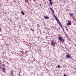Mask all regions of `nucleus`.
<instances>
[{
  "instance_id": "17",
  "label": "nucleus",
  "mask_w": 76,
  "mask_h": 76,
  "mask_svg": "<svg viewBox=\"0 0 76 76\" xmlns=\"http://www.w3.org/2000/svg\"><path fill=\"white\" fill-rule=\"evenodd\" d=\"M2 69L3 70H4V69H5V67H4V68H2Z\"/></svg>"
},
{
  "instance_id": "5",
  "label": "nucleus",
  "mask_w": 76,
  "mask_h": 76,
  "mask_svg": "<svg viewBox=\"0 0 76 76\" xmlns=\"http://www.w3.org/2000/svg\"><path fill=\"white\" fill-rule=\"evenodd\" d=\"M58 40L61 41V42H64V39H62V38H59Z\"/></svg>"
},
{
  "instance_id": "1",
  "label": "nucleus",
  "mask_w": 76,
  "mask_h": 76,
  "mask_svg": "<svg viewBox=\"0 0 76 76\" xmlns=\"http://www.w3.org/2000/svg\"><path fill=\"white\" fill-rule=\"evenodd\" d=\"M53 15H54V17L55 18V19L56 20L57 22L58 23V24L60 23V21H59V20H58V18H57V17H56V16L55 15V14H54H54H53Z\"/></svg>"
},
{
  "instance_id": "15",
  "label": "nucleus",
  "mask_w": 76,
  "mask_h": 76,
  "mask_svg": "<svg viewBox=\"0 0 76 76\" xmlns=\"http://www.w3.org/2000/svg\"><path fill=\"white\" fill-rule=\"evenodd\" d=\"M25 2H26V3H28V0H25Z\"/></svg>"
},
{
  "instance_id": "8",
  "label": "nucleus",
  "mask_w": 76,
  "mask_h": 76,
  "mask_svg": "<svg viewBox=\"0 0 76 76\" xmlns=\"http://www.w3.org/2000/svg\"><path fill=\"white\" fill-rule=\"evenodd\" d=\"M66 57H67V58H70V56L69 55H66Z\"/></svg>"
},
{
  "instance_id": "27",
  "label": "nucleus",
  "mask_w": 76,
  "mask_h": 76,
  "mask_svg": "<svg viewBox=\"0 0 76 76\" xmlns=\"http://www.w3.org/2000/svg\"><path fill=\"white\" fill-rule=\"evenodd\" d=\"M68 42H69V41L70 42V40H68Z\"/></svg>"
},
{
  "instance_id": "19",
  "label": "nucleus",
  "mask_w": 76,
  "mask_h": 76,
  "mask_svg": "<svg viewBox=\"0 0 76 76\" xmlns=\"http://www.w3.org/2000/svg\"><path fill=\"white\" fill-rule=\"evenodd\" d=\"M6 44V45H9V44Z\"/></svg>"
},
{
  "instance_id": "24",
  "label": "nucleus",
  "mask_w": 76,
  "mask_h": 76,
  "mask_svg": "<svg viewBox=\"0 0 76 76\" xmlns=\"http://www.w3.org/2000/svg\"><path fill=\"white\" fill-rule=\"evenodd\" d=\"M31 30L32 31H33V29H31Z\"/></svg>"
},
{
  "instance_id": "34",
  "label": "nucleus",
  "mask_w": 76,
  "mask_h": 76,
  "mask_svg": "<svg viewBox=\"0 0 76 76\" xmlns=\"http://www.w3.org/2000/svg\"><path fill=\"white\" fill-rule=\"evenodd\" d=\"M66 48L67 49V48Z\"/></svg>"
},
{
  "instance_id": "32",
  "label": "nucleus",
  "mask_w": 76,
  "mask_h": 76,
  "mask_svg": "<svg viewBox=\"0 0 76 76\" xmlns=\"http://www.w3.org/2000/svg\"><path fill=\"white\" fill-rule=\"evenodd\" d=\"M14 76L13 75H12V76Z\"/></svg>"
},
{
  "instance_id": "25",
  "label": "nucleus",
  "mask_w": 76,
  "mask_h": 76,
  "mask_svg": "<svg viewBox=\"0 0 76 76\" xmlns=\"http://www.w3.org/2000/svg\"><path fill=\"white\" fill-rule=\"evenodd\" d=\"M2 71L3 72H4V71H3V70H2Z\"/></svg>"
},
{
  "instance_id": "10",
  "label": "nucleus",
  "mask_w": 76,
  "mask_h": 76,
  "mask_svg": "<svg viewBox=\"0 0 76 76\" xmlns=\"http://www.w3.org/2000/svg\"><path fill=\"white\" fill-rule=\"evenodd\" d=\"M69 14L71 16H73V13H69Z\"/></svg>"
},
{
  "instance_id": "14",
  "label": "nucleus",
  "mask_w": 76,
  "mask_h": 76,
  "mask_svg": "<svg viewBox=\"0 0 76 76\" xmlns=\"http://www.w3.org/2000/svg\"><path fill=\"white\" fill-rule=\"evenodd\" d=\"M67 40H69L70 42H72V40H71V39H70V38L68 39Z\"/></svg>"
},
{
  "instance_id": "31",
  "label": "nucleus",
  "mask_w": 76,
  "mask_h": 76,
  "mask_svg": "<svg viewBox=\"0 0 76 76\" xmlns=\"http://www.w3.org/2000/svg\"><path fill=\"white\" fill-rule=\"evenodd\" d=\"M40 6H41V5H40Z\"/></svg>"
},
{
  "instance_id": "3",
  "label": "nucleus",
  "mask_w": 76,
  "mask_h": 76,
  "mask_svg": "<svg viewBox=\"0 0 76 76\" xmlns=\"http://www.w3.org/2000/svg\"><path fill=\"white\" fill-rule=\"evenodd\" d=\"M68 23L66 24L67 26H69V25H72V23H71V22L69 20H68Z\"/></svg>"
},
{
  "instance_id": "21",
  "label": "nucleus",
  "mask_w": 76,
  "mask_h": 76,
  "mask_svg": "<svg viewBox=\"0 0 76 76\" xmlns=\"http://www.w3.org/2000/svg\"><path fill=\"white\" fill-rule=\"evenodd\" d=\"M66 75H65V74H64V76H66Z\"/></svg>"
},
{
  "instance_id": "28",
  "label": "nucleus",
  "mask_w": 76,
  "mask_h": 76,
  "mask_svg": "<svg viewBox=\"0 0 76 76\" xmlns=\"http://www.w3.org/2000/svg\"><path fill=\"white\" fill-rule=\"evenodd\" d=\"M37 25L38 26H39V24H37Z\"/></svg>"
},
{
  "instance_id": "16",
  "label": "nucleus",
  "mask_w": 76,
  "mask_h": 76,
  "mask_svg": "<svg viewBox=\"0 0 76 76\" xmlns=\"http://www.w3.org/2000/svg\"><path fill=\"white\" fill-rule=\"evenodd\" d=\"M58 68H60V65H58Z\"/></svg>"
},
{
  "instance_id": "20",
  "label": "nucleus",
  "mask_w": 76,
  "mask_h": 76,
  "mask_svg": "<svg viewBox=\"0 0 76 76\" xmlns=\"http://www.w3.org/2000/svg\"><path fill=\"white\" fill-rule=\"evenodd\" d=\"M3 66H6V65H5L4 64H3Z\"/></svg>"
},
{
  "instance_id": "18",
  "label": "nucleus",
  "mask_w": 76,
  "mask_h": 76,
  "mask_svg": "<svg viewBox=\"0 0 76 76\" xmlns=\"http://www.w3.org/2000/svg\"><path fill=\"white\" fill-rule=\"evenodd\" d=\"M0 32H1V28H0Z\"/></svg>"
},
{
  "instance_id": "7",
  "label": "nucleus",
  "mask_w": 76,
  "mask_h": 76,
  "mask_svg": "<svg viewBox=\"0 0 76 76\" xmlns=\"http://www.w3.org/2000/svg\"><path fill=\"white\" fill-rule=\"evenodd\" d=\"M44 18H45V19H49V17H48V16L45 17V16L44 15Z\"/></svg>"
},
{
  "instance_id": "4",
  "label": "nucleus",
  "mask_w": 76,
  "mask_h": 76,
  "mask_svg": "<svg viewBox=\"0 0 76 76\" xmlns=\"http://www.w3.org/2000/svg\"><path fill=\"white\" fill-rule=\"evenodd\" d=\"M58 24L60 26V27H61V28H62L63 31H64V29H63V26H62V24H61V23H59Z\"/></svg>"
},
{
  "instance_id": "9",
  "label": "nucleus",
  "mask_w": 76,
  "mask_h": 76,
  "mask_svg": "<svg viewBox=\"0 0 76 76\" xmlns=\"http://www.w3.org/2000/svg\"><path fill=\"white\" fill-rule=\"evenodd\" d=\"M52 1H51V0H49V2L51 5H52L53 4V3H52Z\"/></svg>"
},
{
  "instance_id": "11",
  "label": "nucleus",
  "mask_w": 76,
  "mask_h": 76,
  "mask_svg": "<svg viewBox=\"0 0 76 76\" xmlns=\"http://www.w3.org/2000/svg\"><path fill=\"white\" fill-rule=\"evenodd\" d=\"M11 74L12 75H13V70H12L11 71Z\"/></svg>"
},
{
  "instance_id": "29",
  "label": "nucleus",
  "mask_w": 76,
  "mask_h": 76,
  "mask_svg": "<svg viewBox=\"0 0 76 76\" xmlns=\"http://www.w3.org/2000/svg\"><path fill=\"white\" fill-rule=\"evenodd\" d=\"M7 63L8 64H9V63L8 62H7Z\"/></svg>"
},
{
  "instance_id": "22",
  "label": "nucleus",
  "mask_w": 76,
  "mask_h": 76,
  "mask_svg": "<svg viewBox=\"0 0 76 76\" xmlns=\"http://www.w3.org/2000/svg\"><path fill=\"white\" fill-rule=\"evenodd\" d=\"M58 38H61V37H59Z\"/></svg>"
},
{
  "instance_id": "26",
  "label": "nucleus",
  "mask_w": 76,
  "mask_h": 76,
  "mask_svg": "<svg viewBox=\"0 0 76 76\" xmlns=\"http://www.w3.org/2000/svg\"><path fill=\"white\" fill-rule=\"evenodd\" d=\"M1 61H0V63H1Z\"/></svg>"
},
{
  "instance_id": "33",
  "label": "nucleus",
  "mask_w": 76,
  "mask_h": 76,
  "mask_svg": "<svg viewBox=\"0 0 76 76\" xmlns=\"http://www.w3.org/2000/svg\"><path fill=\"white\" fill-rule=\"evenodd\" d=\"M0 64H1V63H0Z\"/></svg>"
},
{
  "instance_id": "30",
  "label": "nucleus",
  "mask_w": 76,
  "mask_h": 76,
  "mask_svg": "<svg viewBox=\"0 0 76 76\" xmlns=\"http://www.w3.org/2000/svg\"><path fill=\"white\" fill-rule=\"evenodd\" d=\"M74 25H76V24L74 23Z\"/></svg>"
},
{
  "instance_id": "12",
  "label": "nucleus",
  "mask_w": 76,
  "mask_h": 76,
  "mask_svg": "<svg viewBox=\"0 0 76 76\" xmlns=\"http://www.w3.org/2000/svg\"><path fill=\"white\" fill-rule=\"evenodd\" d=\"M65 36H66V37L68 38H69V37L68 36H67V34H66V33H65Z\"/></svg>"
},
{
  "instance_id": "6",
  "label": "nucleus",
  "mask_w": 76,
  "mask_h": 76,
  "mask_svg": "<svg viewBox=\"0 0 76 76\" xmlns=\"http://www.w3.org/2000/svg\"><path fill=\"white\" fill-rule=\"evenodd\" d=\"M50 10H51V11H52V13H53V14H54V10H53V9H52V8H50Z\"/></svg>"
},
{
  "instance_id": "13",
  "label": "nucleus",
  "mask_w": 76,
  "mask_h": 76,
  "mask_svg": "<svg viewBox=\"0 0 76 76\" xmlns=\"http://www.w3.org/2000/svg\"><path fill=\"white\" fill-rule=\"evenodd\" d=\"M21 13L22 15H25V13H24L23 11H21Z\"/></svg>"
},
{
  "instance_id": "23",
  "label": "nucleus",
  "mask_w": 76,
  "mask_h": 76,
  "mask_svg": "<svg viewBox=\"0 0 76 76\" xmlns=\"http://www.w3.org/2000/svg\"><path fill=\"white\" fill-rule=\"evenodd\" d=\"M64 34H65V33H66V32H65V31H64Z\"/></svg>"
},
{
  "instance_id": "2",
  "label": "nucleus",
  "mask_w": 76,
  "mask_h": 76,
  "mask_svg": "<svg viewBox=\"0 0 76 76\" xmlns=\"http://www.w3.org/2000/svg\"><path fill=\"white\" fill-rule=\"evenodd\" d=\"M50 43L51 45H53V47H55V45L56 44V43L54 42V41H50Z\"/></svg>"
}]
</instances>
